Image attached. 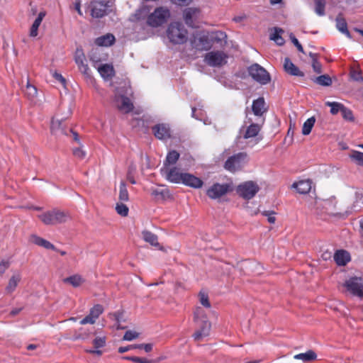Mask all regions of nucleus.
<instances>
[{
    "label": "nucleus",
    "mask_w": 363,
    "mask_h": 363,
    "mask_svg": "<svg viewBox=\"0 0 363 363\" xmlns=\"http://www.w3.org/2000/svg\"><path fill=\"white\" fill-rule=\"evenodd\" d=\"M350 157L354 160L358 165L363 166V152L353 151L350 155Z\"/></svg>",
    "instance_id": "a18cd8bd"
},
{
    "label": "nucleus",
    "mask_w": 363,
    "mask_h": 363,
    "mask_svg": "<svg viewBox=\"0 0 363 363\" xmlns=\"http://www.w3.org/2000/svg\"><path fill=\"white\" fill-rule=\"evenodd\" d=\"M344 286L354 296L363 298V279L361 277H352L346 281Z\"/></svg>",
    "instance_id": "9d476101"
},
{
    "label": "nucleus",
    "mask_w": 363,
    "mask_h": 363,
    "mask_svg": "<svg viewBox=\"0 0 363 363\" xmlns=\"http://www.w3.org/2000/svg\"><path fill=\"white\" fill-rule=\"evenodd\" d=\"M312 67L315 72L320 74L322 72V65L318 60H314L312 62Z\"/></svg>",
    "instance_id": "4d7b16f0"
},
{
    "label": "nucleus",
    "mask_w": 363,
    "mask_h": 363,
    "mask_svg": "<svg viewBox=\"0 0 363 363\" xmlns=\"http://www.w3.org/2000/svg\"><path fill=\"white\" fill-rule=\"evenodd\" d=\"M325 106L330 107V113L332 115H336L339 111L341 112V110L342 108L343 104L339 102H330L327 101L325 102Z\"/></svg>",
    "instance_id": "a19ab883"
},
{
    "label": "nucleus",
    "mask_w": 363,
    "mask_h": 363,
    "mask_svg": "<svg viewBox=\"0 0 363 363\" xmlns=\"http://www.w3.org/2000/svg\"><path fill=\"white\" fill-rule=\"evenodd\" d=\"M292 186L295 188L301 194H308L311 189V182L310 180H301L294 183Z\"/></svg>",
    "instance_id": "393cba45"
},
{
    "label": "nucleus",
    "mask_w": 363,
    "mask_h": 363,
    "mask_svg": "<svg viewBox=\"0 0 363 363\" xmlns=\"http://www.w3.org/2000/svg\"><path fill=\"white\" fill-rule=\"evenodd\" d=\"M334 260L337 265L345 266L350 261V255L346 250H337L334 255Z\"/></svg>",
    "instance_id": "412c9836"
},
{
    "label": "nucleus",
    "mask_w": 363,
    "mask_h": 363,
    "mask_svg": "<svg viewBox=\"0 0 363 363\" xmlns=\"http://www.w3.org/2000/svg\"><path fill=\"white\" fill-rule=\"evenodd\" d=\"M108 3L109 1H92L90 3L91 16L95 18H101L108 15Z\"/></svg>",
    "instance_id": "9b49d317"
},
{
    "label": "nucleus",
    "mask_w": 363,
    "mask_h": 363,
    "mask_svg": "<svg viewBox=\"0 0 363 363\" xmlns=\"http://www.w3.org/2000/svg\"><path fill=\"white\" fill-rule=\"evenodd\" d=\"M45 12L41 11L39 13L38 17L34 21V22L30 28V35L31 37H35L38 35V28H39L43 18L45 17Z\"/></svg>",
    "instance_id": "2f4dec72"
},
{
    "label": "nucleus",
    "mask_w": 363,
    "mask_h": 363,
    "mask_svg": "<svg viewBox=\"0 0 363 363\" xmlns=\"http://www.w3.org/2000/svg\"><path fill=\"white\" fill-rule=\"evenodd\" d=\"M227 55L222 51H212L206 54L205 62L211 67H221L226 64Z\"/></svg>",
    "instance_id": "1a4fd4ad"
},
{
    "label": "nucleus",
    "mask_w": 363,
    "mask_h": 363,
    "mask_svg": "<svg viewBox=\"0 0 363 363\" xmlns=\"http://www.w3.org/2000/svg\"><path fill=\"white\" fill-rule=\"evenodd\" d=\"M259 191V186L253 181L245 182L239 184L236 189L237 194L244 199H252Z\"/></svg>",
    "instance_id": "0eeeda50"
},
{
    "label": "nucleus",
    "mask_w": 363,
    "mask_h": 363,
    "mask_svg": "<svg viewBox=\"0 0 363 363\" xmlns=\"http://www.w3.org/2000/svg\"><path fill=\"white\" fill-rule=\"evenodd\" d=\"M336 27L339 31L342 33L346 35L348 38H351V35L350 31L347 29V23L345 18H343L342 14L340 13L336 17Z\"/></svg>",
    "instance_id": "a878e982"
},
{
    "label": "nucleus",
    "mask_w": 363,
    "mask_h": 363,
    "mask_svg": "<svg viewBox=\"0 0 363 363\" xmlns=\"http://www.w3.org/2000/svg\"><path fill=\"white\" fill-rule=\"evenodd\" d=\"M265 101L263 97H259L255 99L252 102V111L253 113L257 116H262L266 111Z\"/></svg>",
    "instance_id": "aec40b11"
},
{
    "label": "nucleus",
    "mask_w": 363,
    "mask_h": 363,
    "mask_svg": "<svg viewBox=\"0 0 363 363\" xmlns=\"http://www.w3.org/2000/svg\"><path fill=\"white\" fill-rule=\"evenodd\" d=\"M262 214L264 216L267 217V220L270 223H274L276 220V218L274 216L276 213L273 211H264Z\"/></svg>",
    "instance_id": "603ef678"
},
{
    "label": "nucleus",
    "mask_w": 363,
    "mask_h": 363,
    "mask_svg": "<svg viewBox=\"0 0 363 363\" xmlns=\"http://www.w3.org/2000/svg\"><path fill=\"white\" fill-rule=\"evenodd\" d=\"M199 13V9L196 8H186L183 11V18L185 23L191 28L195 27L194 18Z\"/></svg>",
    "instance_id": "6ab92c4d"
},
{
    "label": "nucleus",
    "mask_w": 363,
    "mask_h": 363,
    "mask_svg": "<svg viewBox=\"0 0 363 363\" xmlns=\"http://www.w3.org/2000/svg\"><path fill=\"white\" fill-rule=\"evenodd\" d=\"M167 194V191L164 190V189H162V190L155 189L152 191V194L153 196H157L160 195L162 198H164Z\"/></svg>",
    "instance_id": "0e129e2a"
},
{
    "label": "nucleus",
    "mask_w": 363,
    "mask_h": 363,
    "mask_svg": "<svg viewBox=\"0 0 363 363\" xmlns=\"http://www.w3.org/2000/svg\"><path fill=\"white\" fill-rule=\"evenodd\" d=\"M284 69L285 72L291 75L296 77H303L304 73L299 69V68L295 65L289 57H286L284 63Z\"/></svg>",
    "instance_id": "f3484780"
},
{
    "label": "nucleus",
    "mask_w": 363,
    "mask_h": 363,
    "mask_svg": "<svg viewBox=\"0 0 363 363\" xmlns=\"http://www.w3.org/2000/svg\"><path fill=\"white\" fill-rule=\"evenodd\" d=\"M114 101L118 109L125 113L131 112L134 108L130 99L124 95H116Z\"/></svg>",
    "instance_id": "2eb2a0df"
},
{
    "label": "nucleus",
    "mask_w": 363,
    "mask_h": 363,
    "mask_svg": "<svg viewBox=\"0 0 363 363\" xmlns=\"http://www.w3.org/2000/svg\"><path fill=\"white\" fill-rule=\"evenodd\" d=\"M74 60L78 66L79 71L86 77H90L89 68L88 65L85 63L86 57L82 48H77Z\"/></svg>",
    "instance_id": "4468645a"
},
{
    "label": "nucleus",
    "mask_w": 363,
    "mask_h": 363,
    "mask_svg": "<svg viewBox=\"0 0 363 363\" xmlns=\"http://www.w3.org/2000/svg\"><path fill=\"white\" fill-rule=\"evenodd\" d=\"M91 333H94V328H88V329L80 328L79 333L78 335H76L75 338L76 339H79V338L84 339V338L88 337L89 335L91 334Z\"/></svg>",
    "instance_id": "49530a36"
},
{
    "label": "nucleus",
    "mask_w": 363,
    "mask_h": 363,
    "mask_svg": "<svg viewBox=\"0 0 363 363\" xmlns=\"http://www.w3.org/2000/svg\"><path fill=\"white\" fill-rule=\"evenodd\" d=\"M341 113H342V118L345 121H348L350 122L354 121V117L352 111L350 108L345 107L344 105L341 110Z\"/></svg>",
    "instance_id": "37998d69"
},
{
    "label": "nucleus",
    "mask_w": 363,
    "mask_h": 363,
    "mask_svg": "<svg viewBox=\"0 0 363 363\" xmlns=\"http://www.w3.org/2000/svg\"><path fill=\"white\" fill-rule=\"evenodd\" d=\"M351 77L357 82H363V77L360 72L353 71L351 72Z\"/></svg>",
    "instance_id": "052dcab7"
},
{
    "label": "nucleus",
    "mask_w": 363,
    "mask_h": 363,
    "mask_svg": "<svg viewBox=\"0 0 363 363\" xmlns=\"http://www.w3.org/2000/svg\"><path fill=\"white\" fill-rule=\"evenodd\" d=\"M284 33V30L280 28H274V32L271 34L270 39L273 40L278 45H282L285 41L281 36V34Z\"/></svg>",
    "instance_id": "c9c22d12"
},
{
    "label": "nucleus",
    "mask_w": 363,
    "mask_h": 363,
    "mask_svg": "<svg viewBox=\"0 0 363 363\" xmlns=\"http://www.w3.org/2000/svg\"><path fill=\"white\" fill-rule=\"evenodd\" d=\"M125 359L136 363H152L154 362L152 359H148L147 358L138 357L135 356L127 357H125Z\"/></svg>",
    "instance_id": "09e8293b"
},
{
    "label": "nucleus",
    "mask_w": 363,
    "mask_h": 363,
    "mask_svg": "<svg viewBox=\"0 0 363 363\" xmlns=\"http://www.w3.org/2000/svg\"><path fill=\"white\" fill-rule=\"evenodd\" d=\"M179 157L180 154L177 150L169 151L167 155L165 160L164 161V167H167L169 165L175 164L179 159Z\"/></svg>",
    "instance_id": "c756f323"
},
{
    "label": "nucleus",
    "mask_w": 363,
    "mask_h": 363,
    "mask_svg": "<svg viewBox=\"0 0 363 363\" xmlns=\"http://www.w3.org/2000/svg\"><path fill=\"white\" fill-rule=\"evenodd\" d=\"M182 184L193 189H200L203 186V182L195 175L185 172Z\"/></svg>",
    "instance_id": "dca6fc26"
},
{
    "label": "nucleus",
    "mask_w": 363,
    "mask_h": 363,
    "mask_svg": "<svg viewBox=\"0 0 363 363\" xmlns=\"http://www.w3.org/2000/svg\"><path fill=\"white\" fill-rule=\"evenodd\" d=\"M170 16L171 13L169 9L160 6L156 8L154 12L148 16L147 23L151 27L157 28L167 23Z\"/></svg>",
    "instance_id": "7ed1b4c3"
},
{
    "label": "nucleus",
    "mask_w": 363,
    "mask_h": 363,
    "mask_svg": "<svg viewBox=\"0 0 363 363\" xmlns=\"http://www.w3.org/2000/svg\"><path fill=\"white\" fill-rule=\"evenodd\" d=\"M166 179L172 183L179 184L182 183L185 172H181L177 167H172L169 169H167Z\"/></svg>",
    "instance_id": "a211bd4d"
},
{
    "label": "nucleus",
    "mask_w": 363,
    "mask_h": 363,
    "mask_svg": "<svg viewBox=\"0 0 363 363\" xmlns=\"http://www.w3.org/2000/svg\"><path fill=\"white\" fill-rule=\"evenodd\" d=\"M26 88L28 91V94L30 96H34L37 94V89L34 86L30 85L29 83H28Z\"/></svg>",
    "instance_id": "e2e57ef3"
},
{
    "label": "nucleus",
    "mask_w": 363,
    "mask_h": 363,
    "mask_svg": "<svg viewBox=\"0 0 363 363\" xmlns=\"http://www.w3.org/2000/svg\"><path fill=\"white\" fill-rule=\"evenodd\" d=\"M247 157V155L246 152H238L229 157L225 162L223 167L230 172H235L242 169L243 164L246 162Z\"/></svg>",
    "instance_id": "423d86ee"
},
{
    "label": "nucleus",
    "mask_w": 363,
    "mask_h": 363,
    "mask_svg": "<svg viewBox=\"0 0 363 363\" xmlns=\"http://www.w3.org/2000/svg\"><path fill=\"white\" fill-rule=\"evenodd\" d=\"M227 35L225 32L217 31L214 33V35L211 38V42H216L217 43H222L224 42V45L227 43Z\"/></svg>",
    "instance_id": "ea45409f"
},
{
    "label": "nucleus",
    "mask_w": 363,
    "mask_h": 363,
    "mask_svg": "<svg viewBox=\"0 0 363 363\" xmlns=\"http://www.w3.org/2000/svg\"><path fill=\"white\" fill-rule=\"evenodd\" d=\"M315 1V12L318 16H324L325 15V0H314Z\"/></svg>",
    "instance_id": "79ce46f5"
},
{
    "label": "nucleus",
    "mask_w": 363,
    "mask_h": 363,
    "mask_svg": "<svg viewBox=\"0 0 363 363\" xmlns=\"http://www.w3.org/2000/svg\"><path fill=\"white\" fill-rule=\"evenodd\" d=\"M131 349H135L134 348V345H128V346H126V347H120L118 348V352L122 354V353L128 352V350H130Z\"/></svg>",
    "instance_id": "338daca9"
},
{
    "label": "nucleus",
    "mask_w": 363,
    "mask_h": 363,
    "mask_svg": "<svg viewBox=\"0 0 363 363\" xmlns=\"http://www.w3.org/2000/svg\"><path fill=\"white\" fill-rule=\"evenodd\" d=\"M139 333L135 331L127 330L123 337V340L131 341L134 339L138 338Z\"/></svg>",
    "instance_id": "de8ad7c7"
},
{
    "label": "nucleus",
    "mask_w": 363,
    "mask_h": 363,
    "mask_svg": "<svg viewBox=\"0 0 363 363\" xmlns=\"http://www.w3.org/2000/svg\"><path fill=\"white\" fill-rule=\"evenodd\" d=\"M118 199L120 201H128L129 199V194L126 188V184L123 181H122L120 184Z\"/></svg>",
    "instance_id": "4c0bfd02"
},
{
    "label": "nucleus",
    "mask_w": 363,
    "mask_h": 363,
    "mask_svg": "<svg viewBox=\"0 0 363 363\" xmlns=\"http://www.w3.org/2000/svg\"><path fill=\"white\" fill-rule=\"evenodd\" d=\"M116 211L118 214L125 217L128 216L129 209L125 204L121 203L116 204Z\"/></svg>",
    "instance_id": "c03bdc74"
},
{
    "label": "nucleus",
    "mask_w": 363,
    "mask_h": 363,
    "mask_svg": "<svg viewBox=\"0 0 363 363\" xmlns=\"http://www.w3.org/2000/svg\"><path fill=\"white\" fill-rule=\"evenodd\" d=\"M196 320V325L199 327V328L195 331V333L193 335V337L195 340L199 341L210 334L211 324L208 320Z\"/></svg>",
    "instance_id": "f8f14e48"
},
{
    "label": "nucleus",
    "mask_w": 363,
    "mask_h": 363,
    "mask_svg": "<svg viewBox=\"0 0 363 363\" xmlns=\"http://www.w3.org/2000/svg\"><path fill=\"white\" fill-rule=\"evenodd\" d=\"M194 47L199 50H208L212 47V42L207 35H202L195 41Z\"/></svg>",
    "instance_id": "5701e85b"
},
{
    "label": "nucleus",
    "mask_w": 363,
    "mask_h": 363,
    "mask_svg": "<svg viewBox=\"0 0 363 363\" xmlns=\"http://www.w3.org/2000/svg\"><path fill=\"white\" fill-rule=\"evenodd\" d=\"M98 71L101 76L105 79H111L115 74L113 67L108 64H104L99 66Z\"/></svg>",
    "instance_id": "bb28decb"
},
{
    "label": "nucleus",
    "mask_w": 363,
    "mask_h": 363,
    "mask_svg": "<svg viewBox=\"0 0 363 363\" xmlns=\"http://www.w3.org/2000/svg\"><path fill=\"white\" fill-rule=\"evenodd\" d=\"M21 276L19 274L12 276L6 287V291L8 294H11L18 286V284L21 281Z\"/></svg>",
    "instance_id": "72a5a7b5"
},
{
    "label": "nucleus",
    "mask_w": 363,
    "mask_h": 363,
    "mask_svg": "<svg viewBox=\"0 0 363 363\" xmlns=\"http://www.w3.org/2000/svg\"><path fill=\"white\" fill-rule=\"evenodd\" d=\"M23 307L15 308L10 311L9 315L12 316L17 315L23 310Z\"/></svg>",
    "instance_id": "774afa93"
},
{
    "label": "nucleus",
    "mask_w": 363,
    "mask_h": 363,
    "mask_svg": "<svg viewBox=\"0 0 363 363\" xmlns=\"http://www.w3.org/2000/svg\"><path fill=\"white\" fill-rule=\"evenodd\" d=\"M73 155L79 158V159H84L86 156V152L82 150L80 147H76L73 149Z\"/></svg>",
    "instance_id": "6e6d98bb"
},
{
    "label": "nucleus",
    "mask_w": 363,
    "mask_h": 363,
    "mask_svg": "<svg viewBox=\"0 0 363 363\" xmlns=\"http://www.w3.org/2000/svg\"><path fill=\"white\" fill-rule=\"evenodd\" d=\"M262 125L252 123L246 129L243 138L248 139L256 137L261 130Z\"/></svg>",
    "instance_id": "cd10ccee"
},
{
    "label": "nucleus",
    "mask_w": 363,
    "mask_h": 363,
    "mask_svg": "<svg viewBox=\"0 0 363 363\" xmlns=\"http://www.w3.org/2000/svg\"><path fill=\"white\" fill-rule=\"evenodd\" d=\"M30 241L36 245L43 247L47 250H57V248L51 242L36 235H32L30 236Z\"/></svg>",
    "instance_id": "4be33fe9"
},
{
    "label": "nucleus",
    "mask_w": 363,
    "mask_h": 363,
    "mask_svg": "<svg viewBox=\"0 0 363 363\" xmlns=\"http://www.w3.org/2000/svg\"><path fill=\"white\" fill-rule=\"evenodd\" d=\"M38 217L45 225H55L65 223L69 218V214L55 208L39 215Z\"/></svg>",
    "instance_id": "f03ea898"
},
{
    "label": "nucleus",
    "mask_w": 363,
    "mask_h": 363,
    "mask_svg": "<svg viewBox=\"0 0 363 363\" xmlns=\"http://www.w3.org/2000/svg\"><path fill=\"white\" fill-rule=\"evenodd\" d=\"M104 307L101 304H96L90 309L89 314L85 318H98L104 312Z\"/></svg>",
    "instance_id": "58836bf2"
},
{
    "label": "nucleus",
    "mask_w": 363,
    "mask_h": 363,
    "mask_svg": "<svg viewBox=\"0 0 363 363\" xmlns=\"http://www.w3.org/2000/svg\"><path fill=\"white\" fill-rule=\"evenodd\" d=\"M62 281L72 285L73 287H79L84 282V279L81 275L77 274L63 279Z\"/></svg>",
    "instance_id": "c85d7f7f"
},
{
    "label": "nucleus",
    "mask_w": 363,
    "mask_h": 363,
    "mask_svg": "<svg viewBox=\"0 0 363 363\" xmlns=\"http://www.w3.org/2000/svg\"><path fill=\"white\" fill-rule=\"evenodd\" d=\"M71 133L73 136L74 141L79 143V135L77 132L74 131L72 128H68V135Z\"/></svg>",
    "instance_id": "69168bd1"
},
{
    "label": "nucleus",
    "mask_w": 363,
    "mask_h": 363,
    "mask_svg": "<svg viewBox=\"0 0 363 363\" xmlns=\"http://www.w3.org/2000/svg\"><path fill=\"white\" fill-rule=\"evenodd\" d=\"M312 80L317 84L323 86H329L332 84V79L328 74H323L319 77H316Z\"/></svg>",
    "instance_id": "f704fd0d"
},
{
    "label": "nucleus",
    "mask_w": 363,
    "mask_h": 363,
    "mask_svg": "<svg viewBox=\"0 0 363 363\" xmlns=\"http://www.w3.org/2000/svg\"><path fill=\"white\" fill-rule=\"evenodd\" d=\"M233 190L234 185L232 181L224 184L216 182L206 190V194L211 199H219Z\"/></svg>",
    "instance_id": "20e7f679"
},
{
    "label": "nucleus",
    "mask_w": 363,
    "mask_h": 363,
    "mask_svg": "<svg viewBox=\"0 0 363 363\" xmlns=\"http://www.w3.org/2000/svg\"><path fill=\"white\" fill-rule=\"evenodd\" d=\"M134 348L142 349L144 350L146 352H150L152 350V345L150 343L134 345Z\"/></svg>",
    "instance_id": "5fc2aeb1"
},
{
    "label": "nucleus",
    "mask_w": 363,
    "mask_h": 363,
    "mask_svg": "<svg viewBox=\"0 0 363 363\" xmlns=\"http://www.w3.org/2000/svg\"><path fill=\"white\" fill-rule=\"evenodd\" d=\"M71 110L69 108L67 110V116H60L59 114H57L55 117L52 118L51 121V133L55 135H65L68 136V128L67 127L65 122V120L71 115Z\"/></svg>",
    "instance_id": "6e6552de"
},
{
    "label": "nucleus",
    "mask_w": 363,
    "mask_h": 363,
    "mask_svg": "<svg viewBox=\"0 0 363 363\" xmlns=\"http://www.w3.org/2000/svg\"><path fill=\"white\" fill-rule=\"evenodd\" d=\"M167 34L170 42L173 44H183L187 40V30L179 22L170 23Z\"/></svg>",
    "instance_id": "f257e3e1"
},
{
    "label": "nucleus",
    "mask_w": 363,
    "mask_h": 363,
    "mask_svg": "<svg viewBox=\"0 0 363 363\" xmlns=\"http://www.w3.org/2000/svg\"><path fill=\"white\" fill-rule=\"evenodd\" d=\"M199 296L200 303L203 306H205L206 308H209L211 306V304H210V302L208 300V296L207 294H206L203 292H200L199 294Z\"/></svg>",
    "instance_id": "3c124183"
},
{
    "label": "nucleus",
    "mask_w": 363,
    "mask_h": 363,
    "mask_svg": "<svg viewBox=\"0 0 363 363\" xmlns=\"http://www.w3.org/2000/svg\"><path fill=\"white\" fill-rule=\"evenodd\" d=\"M170 1L172 4L179 6H188L193 1V0H170Z\"/></svg>",
    "instance_id": "13d9d810"
},
{
    "label": "nucleus",
    "mask_w": 363,
    "mask_h": 363,
    "mask_svg": "<svg viewBox=\"0 0 363 363\" xmlns=\"http://www.w3.org/2000/svg\"><path fill=\"white\" fill-rule=\"evenodd\" d=\"M142 235L143 238L145 242H149L150 245L155 247L160 246V243L158 242V238L155 234L148 230H143L142 232Z\"/></svg>",
    "instance_id": "7c9ffc66"
},
{
    "label": "nucleus",
    "mask_w": 363,
    "mask_h": 363,
    "mask_svg": "<svg viewBox=\"0 0 363 363\" xmlns=\"http://www.w3.org/2000/svg\"><path fill=\"white\" fill-rule=\"evenodd\" d=\"M93 345L96 349L103 347L106 345L105 337H97L93 340Z\"/></svg>",
    "instance_id": "8fccbe9b"
},
{
    "label": "nucleus",
    "mask_w": 363,
    "mask_h": 363,
    "mask_svg": "<svg viewBox=\"0 0 363 363\" xmlns=\"http://www.w3.org/2000/svg\"><path fill=\"white\" fill-rule=\"evenodd\" d=\"M315 118L314 116H312L308 118L303 123L302 128V134L303 135H308L311 132V130L315 124Z\"/></svg>",
    "instance_id": "e433bc0d"
},
{
    "label": "nucleus",
    "mask_w": 363,
    "mask_h": 363,
    "mask_svg": "<svg viewBox=\"0 0 363 363\" xmlns=\"http://www.w3.org/2000/svg\"><path fill=\"white\" fill-rule=\"evenodd\" d=\"M290 39H291V42L293 43V44L296 47L297 50L299 52H301L302 53H304V50H303V46L298 42V39L294 35V34L291 33L290 35Z\"/></svg>",
    "instance_id": "864d4df0"
},
{
    "label": "nucleus",
    "mask_w": 363,
    "mask_h": 363,
    "mask_svg": "<svg viewBox=\"0 0 363 363\" xmlns=\"http://www.w3.org/2000/svg\"><path fill=\"white\" fill-rule=\"evenodd\" d=\"M152 131L155 137L161 140H167L172 137L170 127L166 123H159L152 126Z\"/></svg>",
    "instance_id": "ddd939ff"
},
{
    "label": "nucleus",
    "mask_w": 363,
    "mask_h": 363,
    "mask_svg": "<svg viewBox=\"0 0 363 363\" xmlns=\"http://www.w3.org/2000/svg\"><path fill=\"white\" fill-rule=\"evenodd\" d=\"M10 266L9 261L2 260L0 262V276H1Z\"/></svg>",
    "instance_id": "bf43d9fd"
},
{
    "label": "nucleus",
    "mask_w": 363,
    "mask_h": 363,
    "mask_svg": "<svg viewBox=\"0 0 363 363\" xmlns=\"http://www.w3.org/2000/svg\"><path fill=\"white\" fill-rule=\"evenodd\" d=\"M316 357L317 355L313 350H308L305 353H300L294 356V359L302 360L304 362L313 361Z\"/></svg>",
    "instance_id": "473e14b6"
},
{
    "label": "nucleus",
    "mask_w": 363,
    "mask_h": 363,
    "mask_svg": "<svg viewBox=\"0 0 363 363\" xmlns=\"http://www.w3.org/2000/svg\"><path fill=\"white\" fill-rule=\"evenodd\" d=\"M115 41L116 38L114 35L111 33H107L96 38L95 43L99 46L108 47L112 45Z\"/></svg>",
    "instance_id": "b1692460"
},
{
    "label": "nucleus",
    "mask_w": 363,
    "mask_h": 363,
    "mask_svg": "<svg viewBox=\"0 0 363 363\" xmlns=\"http://www.w3.org/2000/svg\"><path fill=\"white\" fill-rule=\"evenodd\" d=\"M248 73L255 82L262 85H265L271 81L269 72L257 63H255L248 67Z\"/></svg>",
    "instance_id": "39448f33"
},
{
    "label": "nucleus",
    "mask_w": 363,
    "mask_h": 363,
    "mask_svg": "<svg viewBox=\"0 0 363 363\" xmlns=\"http://www.w3.org/2000/svg\"><path fill=\"white\" fill-rule=\"evenodd\" d=\"M53 77L59 81L64 86H65L66 84V79H65V77H62V75L60 73H57V72H55L53 74Z\"/></svg>",
    "instance_id": "680f3d73"
}]
</instances>
